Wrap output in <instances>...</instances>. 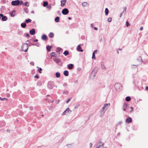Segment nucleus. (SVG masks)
Listing matches in <instances>:
<instances>
[{
	"instance_id": "nucleus-1",
	"label": "nucleus",
	"mask_w": 148,
	"mask_h": 148,
	"mask_svg": "<svg viewBox=\"0 0 148 148\" xmlns=\"http://www.w3.org/2000/svg\"><path fill=\"white\" fill-rule=\"evenodd\" d=\"M98 70V68L97 67H95L93 69L90 76V77L91 78L93 79L95 77V75L97 72Z\"/></svg>"
},
{
	"instance_id": "nucleus-2",
	"label": "nucleus",
	"mask_w": 148,
	"mask_h": 148,
	"mask_svg": "<svg viewBox=\"0 0 148 148\" xmlns=\"http://www.w3.org/2000/svg\"><path fill=\"white\" fill-rule=\"evenodd\" d=\"M28 48V45L27 43H25L23 44L22 46V50L24 52L27 51Z\"/></svg>"
},
{
	"instance_id": "nucleus-3",
	"label": "nucleus",
	"mask_w": 148,
	"mask_h": 148,
	"mask_svg": "<svg viewBox=\"0 0 148 148\" xmlns=\"http://www.w3.org/2000/svg\"><path fill=\"white\" fill-rule=\"evenodd\" d=\"M115 88L117 91L120 90L122 88V86L119 83H116L115 85Z\"/></svg>"
},
{
	"instance_id": "nucleus-4",
	"label": "nucleus",
	"mask_w": 148,
	"mask_h": 148,
	"mask_svg": "<svg viewBox=\"0 0 148 148\" xmlns=\"http://www.w3.org/2000/svg\"><path fill=\"white\" fill-rule=\"evenodd\" d=\"M71 110L69 108H67L62 114V115H67L71 113Z\"/></svg>"
},
{
	"instance_id": "nucleus-5",
	"label": "nucleus",
	"mask_w": 148,
	"mask_h": 148,
	"mask_svg": "<svg viewBox=\"0 0 148 148\" xmlns=\"http://www.w3.org/2000/svg\"><path fill=\"white\" fill-rule=\"evenodd\" d=\"M53 82H49L48 83L47 86L48 88L50 89H51L53 87Z\"/></svg>"
},
{
	"instance_id": "nucleus-6",
	"label": "nucleus",
	"mask_w": 148,
	"mask_h": 148,
	"mask_svg": "<svg viewBox=\"0 0 148 148\" xmlns=\"http://www.w3.org/2000/svg\"><path fill=\"white\" fill-rule=\"evenodd\" d=\"M106 110L103 107L100 111V114H99V116L101 117L103 115Z\"/></svg>"
},
{
	"instance_id": "nucleus-7",
	"label": "nucleus",
	"mask_w": 148,
	"mask_h": 148,
	"mask_svg": "<svg viewBox=\"0 0 148 148\" xmlns=\"http://www.w3.org/2000/svg\"><path fill=\"white\" fill-rule=\"evenodd\" d=\"M69 12V11L67 8H64L62 11V13L64 15H66Z\"/></svg>"
},
{
	"instance_id": "nucleus-8",
	"label": "nucleus",
	"mask_w": 148,
	"mask_h": 148,
	"mask_svg": "<svg viewBox=\"0 0 148 148\" xmlns=\"http://www.w3.org/2000/svg\"><path fill=\"white\" fill-rule=\"evenodd\" d=\"M19 0L13 1L12 2V4L13 5H17L19 4Z\"/></svg>"
},
{
	"instance_id": "nucleus-9",
	"label": "nucleus",
	"mask_w": 148,
	"mask_h": 148,
	"mask_svg": "<svg viewBox=\"0 0 148 148\" xmlns=\"http://www.w3.org/2000/svg\"><path fill=\"white\" fill-rule=\"evenodd\" d=\"M110 106V103H105L104 104L103 107L106 110H107L108 108Z\"/></svg>"
},
{
	"instance_id": "nucleus-10",
	"label": "nucleus",
	"mask_w": 148,
	"mask_h": 148,
	"mask_svg": "<svg viewBox=\"0 0 148 148\" xmlns=\"http://www.w3.org/2000/svg\"><path fill=\"white\" fill-rule=\"evenodd\" d=\"M53 60L57 64H58L60 62V60L59 58H53Z\"/></svg>"
},
{
	"instance_id": "nucleus-11",
	"label": "nucleus",
	"mask_w": 148,
	"mask_h": 148,
	"mask_svg": "<svg viewBox=\"0 0 148 148\" xmlns=\"http://www.w3.org/2000/svg\"><path fill=\"white\" fill-rule=\"evenodd\" d=\"M128 107L127 104L125 103L124 105L122 107V109L123 111H125L127 109Z\"/></svg>"
},
{
	"instance_id": "nucleus-12",
	"label": "nucleus",
	"mask_w": 148,
	"mask_h": 148,
	"mask_svg": "<svg viewBox=\"0 0 148 148\" xmlns=\"http://www.w3.org/2000/svg\"><path fill=\"white\" fill-rule=\"evenodd\" d=\"M81 45H79L77 47V51H79L82 52L83 50L82 49H81L82 48L80 47Z\"/></svg>"
},
{
	"instance_id": "nucleus-13",
	"label": "nucleus",
	"mask_w": 148,
	"mask_h": 148,
	"mask_svg": "<svg viewBox=\"0 0 148 148\" xmlns=\"http://www.w3.org/2000/svg\"><path fill=\"white\" fill-rule=\"evenodd\" d=\"M103 143H102L101 141L100 140L98 142L97 145V146H99V147H101L102 146H103Z\"/></svg>"
},
{
	"instance_id": "nucleus-14",
	"label": "nucleus",
	"mask_w": 148,
	"mask_h": 148,
	"mask_svg": "<svg viewBox=\"0 0 148 148\" xmlns=\"http://www.w3.org/2000/svg\"><path fill=\"white\" fill-rule=\"evenodd\" d=\"M29 33L32 35L34 34L35 33V30L34 29H33L30 31Z\"/></svg>"
},
{
	"instance_id": "nucleus-15",
	"label": "nucleus",
	"mask_w": 148,
	"mask_h": 148,
	"mask_svg": "<svg viewBox=\"0 0 148 148\" xmlns=\"http://www.w3.org/2000/svg\"><path fill=\"white\" fill-rule=\"evenodd\" d=\"M66 1V0H63L61 1V6L62 7L64 6Z\"/></svg>"
},
{
	"instance_id": "nucleus-16",
	"label": "nucleus",
	"mask_w": 148,
	"mask_h": 148,
	"mask_svg": "<svg viewBox=\"0 0 148 148\" xmlns=\"http://www.w3.org/2000/svg\"><path fill=\"white\" fill-rule=\"evenodd\" d=\"M15 11L14 10H13L10 13V15L11 16L13 17L15 16Z\"/></svg>"
},
{
	"instance_id": "nucleus-17",
	"label": "nucleus",
	"mask_w": 148,
	"mask_h": 148,
	"mask_svg": "<svg viewBox=\"0 0 148 148\" xmlns=\"http://www.w3.org/2000/svg\"><path fill=\"white\" fill-rule=\"evenodd\" d=\"M68 67L69 69H71L73 68V65L72 64H69L68 66Z\"/></svg>"
},
{
	"instance_id": "nucleus-18",
	"label": "nucleus",
	"mask_w": 148,
	"mask_h": 148,
	"mask_svg": "<svg viewBox=\"0 0 148 148\" xmlns=\"http://www.w3.org/2000/svg\"><path fill=\"white\" fill-rule=\"evenodd\" d=\"M42 39L43 40H46L47 39V36L45 34L43 35L42 36Z\"/></svg>"
},
{
	"instance_id": "nucleus-19",
	"label": "nucleus",
	"mask_w": 148,
	"mask_h": 148,
	"mask_svg": "<svg viewBox=\"0 0 148 148\" xmlns=\"http://www.w3.org/2000/svg\"><path fill=\"white\" fill-rule=\"evenodd\" d=\"M64 74L66 76H68L69 75V72L67 71H65L64 72Z\"/></svg>"
},
{
	"instance_id": "nucleus-20",
	"label": "nucleus",
	"mask_w": 148,
	"mask_h": 148,
	"mask_svg": "<svg viewBox=\"0 0 148 148\" xmlns=\"http://www.w3.org/2000/svg\"><path fill=\"white\" fill-rule=\"evenodd\" d=\"M138 61L140 62L141 63L142 61V58L141 57L139 56L137 59Z\"/></svg>"
},
{
	"instance_id": "nucleus-21",
	"label": "nucleus",
	"mask_w": 148,
	"mask_h": 148,
	"mask_svg": "<svg viewBox=\"0 0 148 148\" xmlns=\"http://www.w3.org/2000/svg\"><path fill=\"white\" fill-rule=\"evenodd\" d=\"M26 24L25 23H22L21 24V27L23 28H25L26 27Z\"/></svg>"
},
{
	"instance_id": "nucleus-22",
	"label": "nucleus",
	"mask_w": 148,
	"mask_h": 148,
	"mask_svg": "<svg viewBox=\"0 0 148 148\" xmlns=\"http://www.w3.org/2000/svg\"><path fill=\"white\" fill-rule=\"evenodd\" d=\"M52 47V46H47L46 47V48H47V51H51V48Z\"/></svg>"
},
{
	"instance_id": "nucleus-23",
	"label": "nucleus",
	"mask_w": 148,
	"mask_h": 148,
	"mask_svg": "<svg viewBox=\"0 0 148 148\" xmlns=\"http://www.w3.org/2000/svg\"><path fill=\"white\" fill-rule=\"evenodd\" d=\"M60 20V18L59 17H57L55 18V21L56 22H58Z\"/></svg>"
},
{
	"instance_id": "nucleus-24",
	"label": "nucleus",
	"mask_w": 148,
	"mask_h": 148,
	"mask_svg": "<svg viewBox=\"0 0 148 148\" xmlns=\"http://www.w3.org/2000/svg\"><path fill=\"white\" fill-rule=\"evenodd\" d=\"M8 18L6 16H3L2 18V20L3 21H6L7 20Z\"/></svg>"
},
{
	"instance_id": "nucleus-25",
	"label": "nucleus",
	"mask_w": 148,
	"mask_h": 148,
	"mask_svg": "<svg viewBox=\"0 0 148 148\" xmlns=\"http://www.w3.org/2000/svg\"><path fill=\"white\" fill-rule=\"evenodd\" d=\"M131 98L130 97H127L125 98V100L127 101H129L131 100Z\"/></svg>"
},
{
	"instance_id": "nucleus-26",
	"label": "nucleus",
	"mask_w": 148,
	"mask_h": 148,
	"mask_svg": "<svg viewBox=\"0 0 148 148\" xmlns=\"http://www.w3.org/2000/svg\"><path fill=\"white\" fill-rule=\"evenodd\" d=\"M56 77L58 78L60 77V74L59 72H57L56 73Z\"/></svg>"
},
{
	"instance_id": "nucleus-27",
	"label": "nucleus",
	"mask_w": 148,
	"mask_h": 148,
	"mask_svg": "<svg viewBox=\"0 0 148 148\" xmlns=\"http://www.w3.org/2000/svg\"><path fill=\"white\" fill-rule=\"evenodd\" d=\"M49 37L51 38L53 37L54 36V34L52 32H50L49 35Z\"/></svg>"
},
{
	"instance_id": "nucleus-28",
	"label": "nucleus",
	"mask_w": 148,
	"mask_h": 148,
	"mask_svg": "<svg viewBox=\"0 0 148 148\" xmlns=\"http://www.w3.org/2000/svg\"><path fill=\"white\" fill-rule=\"evenodd\" d=\"M105 15H107L108 14V10L107 8H106L105 10Z\"/></svg>"
},
{
	"instance_id": "nucleus-29",
	"label": "nucleus",
	"mask_w": 148,
	"mask_h": 148,
	"mask_svg": "<svg viewBox=\"0 0 148 148\" xmlns=\"http://www.w3.org/2000/svg\"><path fill=\"white\" fill-rule=\"evenodd\" d=\"M32 22V20L30 19H26L25 20V22L26 23H28L29 22L31 23Z\"/></svg>"
},
{
	"instance_id": "nucleus-30",
	"label": "nucleus",
	"mask_w": 148,
	"mask_h": 148,
	"mask_svg": "<svg viewBox=\"0 0 148 148\" xmlns=\"http://www.w3.org/2000/svg\"><path fill=\"white\" fill-rule=\"evenodd\" d=\"M48 5V2L47 1H44L43 2V6L44 7H45L47 6Z\"/></svg>"
},
{
	"instance_id": "nucleus-31",
	"label": "nucleus",
	"mask_w": 148,
	"mask_h": 148,
	"mask_svg": "<svg viewBox=\"0 0 148 148\" xmlns=\"http://www.w3.org/2000/svg\"><path fill=\"white\" fill-rule=\"evenodd\" d=\"M63 54H64L65 56H66L69 54V52L68 51H65L64 52Z\"/></svg>"
},
{
	"instance_id": "nucleus-32",
	"label": "nucleus",
	"mask_w": 148,
	"mask_h": 148,
	"mask_svg": "<svg viewBox=\"0 0 148 148\" xmlns=\"http://www.w3.org/2000/svg\"><path fill=\"white\" fill-rule=\"evenodd\" d=\"M138 66V65H132L131 66V67L132 68L134 69V68H136Z\"/></svg>"
},
{
	"instance_id": "nucleus-33",
	"label": "nucleus",
	"mask_w": 148,
	"mask_h": 148,
	"mask_svg": "<svg viewBox=\"0 0 148 148\" xmlns=\"http://www.w3.org/2000/svg\"><path fill=\"white\" fill-rule=\"evenodd\" d=\"M68 93V92L66 90H64L63 92V94H67Z\"/></svg>"
},
{
	"instance_id": "nucleus-34",
	"label": "nucleus",
	"mask_w": 148,
	"mask_h": 148,
	"mask_svg": "<svg viewBox=\"0 0 148 148\" xmlns=\"http://www.w3.org/2000/svg\"><path fill=\"white\" fill-rule=\"evenodd\" d=\"M112 21V18L110 17L108 19V21L109 22H111Z\"/></svg>"
},
{
	"instance_id": "nucleus-35",
	"label": "nucleus",
	"mask_w": 148,
	"mask_h": 148,
	"mask_svg": "<svg viewBox=\"0 0 148 148\" xmlns=\"http://www.w3.org/2000/svg\"><path fill=\"white\" fill-rule=\"evenodd\" d=\"M25 5L26 6H28L29 5V3L27 2H26L25 3Z\"/></svg>"
},
{
	"instance_id": "nucleus-36",
	"label": "nucleus",
	"mask_w": 148,
	"mask_h": 148,
	"mask_svg": "<svg viewBox=\"0 0 148 148\" xmlns=\"http://www.w3.org/2000/svg\"><path fill=\"white\" fill-rule=\"evenodd\" d=\"M50 55H51V57H53L54 56V55H55V53L54 52H52L51 53Z\"/></svg>"
},
{
	"instance_id": "nucleus-37",
	"label": "nucleus",
	"mask_w": 148,
	"mask_h": 148,
	"mask_svg": "<svg viewBox=\"0 0 148 148\" xmlns=\"http://www.w3.org/2000/svg\"><path fill=\"white\" fill-rule=\"evenodd\" d=\"M87 3L86 2H83L82 3V5L84 6H86V5L87 4Z\"/></svg>"
},
{
	"instance_id": "nucleus-38",
	"label": "nucleus",
	"mask_w": 148,
	"mask_h": 148,
	"mask_svg": "<svg viewBox=\"0 0 148 148\" xmlns=\"http://www.w3.org/2000/svg\"><path fill=\"white\" fill-rule=\"evenodd\" d=\"M61 50V49L60 47H58L57 49V51H60Z\"/></svg>"
},
{
	"instance_id": "nucleus-39",
	"label": "nucleus",
	"mask_w": 148,
	"mask_h": 148,
	"mask_svg": "<svg viewBox=\"0 0 148 148\" xmlns=\"http://www.w3.org/2000/svg\"><path fill=\"white\" fill-rule=\"evenodd\" d=\"M125 120H132V119L130 117H129Z\"/></svg>"
},
{
	"instance_id": "nucleus-40",
	"label": "nucleus",
	"mask_w": 148,
	"mask_h": 148,
	"mask_svg": "<svg viewBox=\"0 0 148 148\" xmlns=\"http://www.w3.org/2000/svg\"><path fill=\"white\" fill-rule=\"evenodd\" d=\"M80 106L79 104H78L77 105H76L75 107L74 108L75 109H76L77 108Z\"/></svg>"
},
{
	"instance_id": "nucleus-41",
	"label": "nucleus",
	"mask_w": 148,
	"mask_h": 148,
	"mask_svg": "<svg viewBox=\"0 0 148 148\" xmlns=\"http://www.w3.org/2000/svg\"><path fill=\"white\" fill-rule=\"evenodd\" d=\"M126 26L127 27L130 25V24L129 23V22L128 21H126Z\"/></svg>"
},
{
	"instance_id": "nucleus-42",
	"label": "nucleus",
	"mask_w": 148,
	"mask_h": 148,
	"mask_svg": "<svg viewBox=\"0 0 148 148\" xmlns=\"http://www.w3.org/2000/svg\"><path fill=\"white\" fill-rule=\"evenodd\" d=\"M101 68L103 69H106V67L104 65H102V66H101Z\"/></svg>"
},
{
	"instance_id": "nucleus-43",
	"label": "nucleus",
	"mask_w": 148,
	"mask_h": 148,
	"mask_svg": "<svg viewBox=\"0 0 148 148\" xmlns=\"http://www.w3.org/2000/svg\"><path fill=\"white\" fill-rule=\"evenodd\" d=\"M5 100H8V99L7 98H1V101H4Z\"/></svg>"
},
{
	"instance_id": "nucleus-44",
	"label": "nucleus",
	"mask_w": 148,
	"mask_h": 148,
	"mask_svg": "<svg viewBox=\"0 0 148 148\" xmlns=\"http://www.w3.org/2000/svg\"><path fill=\"white\" fill-rule=\"evenodd\" d=\"M42 70V69L41 68H40L38 69V71L40 73H41V71Z\"/></svg>"
},
{
	"instance_id": "nucleus-45",
	"label": "nucleus",
	"mask_w": 148,
	"mask_h": 148,
	"mask_svg": "<svg viewBox=\"0 0 148 148\" xmlns=\"http://www.w3.org/2000/svg\"><path fill=\"white\" fill-rule=\"evenodd\" d=\"M95 58V54L94 53H92V59H93Z\"/></svg>"
},
{
	"instance_id": "nucleus-46",
	"label": "nucleus",
	"mask_w": 148,
	"mask_h": 148,
	"mask_svg": "<svg viewBox=\"0 0 148 148\" xmlns=\"http://www.w3.org/2000/svg\"><path fill=\"white\" fill-rule=\"evenodd\" d=\"M19 4H20V5L23 4V1L21 0L20 1H19Z\"/></svg>"
},
{
	"instance_id": "nucleus-47",
	"label": "nucleus",
	"mask_w": 148,
	"mask_h": 148,
	"mask_svg": "<svg viewBox=\"0 0 148 148\" xmlns=\"http://www.w3.org/2000/svg\"><path fill=\"white\" fill-rule=\"evenodd\" d=\"M132 121H126V123H130Z\"/></svg>"
},
{
	"instance_id": "nucleus-48",
	"label": "nucleus",
	"mask_w": 148,
	"mask_h": 148,
	"mask_svg": "<svg viewBox=\"0 0 148 148\" xmlns=\"http://www.w3.org/2000/svg\"><path fill=\"white\" fill-rule=\"evenodd\" d=\"M71 99H69L68 100L66 101V103H68L70 101Z\"/></svg>"
},
{
	"instance_id": "nucleus-49",
	"label": "nucleus",
	"mask_w": 148,
	"mask_h": 148,
	"mask_svg": "<svg viewBox=\"0 0 148 148\" xmlns=\"http://www.w3.org/2000/svg\"><path fill=\"white\" fill-rule=\"evenodd\" d=\"M34 77L35 78H39V77L37 75H36L35 76H34Z\"/></svg>"
},
{
	"instance_id": "nucleus-50",
	"label": "nucleus",
	"mask_w": 148,
	"mask_h": 148,
	"mask_svg": "<svg viewBox=\"0 0 148 148\" xmlns=\"http://www.w3.org/2000/svg\"><path fill=\"white\" fill-rule=\"evenodd\" d=\"M126 7H125L124 8V10H123V13L124 12H125L126 11Z\"/></svg>"
},
{
	"instance_id": "nucleus-51",
	"label": "nucleus",
	"mask_w": 148,
	"mask_h": 148,
	"mask_svg": "<svg viewBox=\"0 0 148 148\" xmlns=\"http://www.w3.org/2000/svg\"><path fill=\"white\" fill-rule=\"evenodd\" d=\"M90 148H91L92 147V144L91 143H90Z\"/></svg>"
},
{
	"instance_id": "nucleus-52",
	"label": "nucleus",
	"mask_w": 148,
	"mask_h": 148,
	"mask_svg": "<svg viewBox=\"0 0 148 148\" xmlns=\"http://www.w3.org/2000/svg\"><path fill=\"white\" fill-rule=\"evenodd\" d=\"M97 50H95L92 53H94V54H95V53L97 52Z\"/></svg>"
},
{
	"instance_id": "nucleus-53",
	"label": "nucleus",
	"mask_w": 148,
	"mask_h": 148,
	"mask_svg": "<svg viewBox=\"0 0 148 148\" xmlns=\"http://www.w3.org/2000/svg\"><path fill=\"white\" fill-rule=\"evenodd\" d=\"M30 64L32 65H34V63L33 62H30Z\"/></svg>"
},
{
	"instance_id": "nucleus-54",
	"label": "nucleus",
	"mask_w": 148,
	"mask_h": 148,
	"mask_svg": "<svg viewBox=\"0 0 148 148\" xmlns=\"http://www.w3.org/2000/svg\"><path fill=\"white\" fill-rule=\"evenodd\" d=\"M47 7L48 8H49V9H51V6H50V5H48V6Z\"/></svg>"
},
{
	"instance_id": "nucleus-55",
	"label": "nucleus",
	"mask_w": 148,
	"mask_h": 148,
	"mask_svg": "<svg viewBox=\"0 0 148 148\" xmlns=\"http://www.w3.org/2000/svg\"><path fill=\"white\" fill-rule=\"evenodd\" d=\"M6 131L8 132V133L10 132V130L8 129Z\"/></svg>"
},
{
	"instance_id": "nucleus-56",
	"label": "nucleus",
	"mask_w": 148,
	"mask_h": 148,
	"mask_svg": "<svg viewBox=\"0 0 148 148\" xmlns=\"http://www.w3.org/2000/svg\"><path fill=\"white\" fill-rule=\"evenodd\" d=\"M39 43H38L35 45H36L37 46V47L39 46Z\"/></svg>"
},
{
	"instance_id": "nucleus-57",
	"label": "nucleus",
	"mask_w": 148,
	"mask_h": 148,
	"mask_svg": "<svg viewBox=\"0 0 148 148\" xmlns=\"http://www.w3.org/2000/svg\"><path fill=\"white\" fill-rule=\"evenodd\" d=\"M29 36V34L28 33H27L26 34V37H28Z\"/></svg>"
},
{
	"instance_id": "nucleus-58",
	"label": "nucleus",
	"mask_w": 148,
	"mask_h": 148,
	"mask_svg": "<svg viewBox=\"0 0 148 148\" xmlns=\"http://www.w3.org/2000/svg\"><path fill=\"white\" fill-rule=\"evenodd\" d=\"M130 108L132 109V110L131 111H130V112H131V111H132V110H133V108L132 107H131Z\"/></svg>"
},
{
	"instance_id": "nucleus-59",
	"label": "nucleus",
	"mask_w": 148,
	"mask_h": 148,
	"mask_svg": "<svg viewBox=\"0 0 148 148\" xmlns=\"http://www.w3.org/2000/svg\"><path fill=\"white\" fill-rule=\"evenodd\" d=\"M143 27H140V30H142L143 29Z\"/></svg>"
},
{
	"instance_id": "nucleus-60",
	"label": "nucleus",
	"mask_w": 148,
	"mask_h": 148,
	"mask_svg": "<svg viewBox=\"0 0 148 148\" xmlns=\"http://www.w3.org/2000/svg\"><path fill=\"white\" fill-rule=\"evenodd\" d=\"M94 29L95 30H97V29H98L97 28V27H94Z\"/></svg>"
},
{
	"instance_id": "nucleus-61",
	"label": "nucleus",
	"mask_w": 148,
	"mask_h": 148,
	"mask_svg": "<svg viewBox=\"0 0 148 148\" xmlns=\"http://www.w3.org/2000/svg\"><path fill=\"white\" fill-rule=\"evenodd\" d=\"M90 26L92 27V28L93 27V24H91L90 25Z\"/></svg>"
},
{
	"instance_id": "nucleus-62",
	"label": "nucleus",
	"mask_w": 148,
	"mask_h": 148,
	"mask_svg": "<svg viewBox=\"0 0 148 148\" xmlns=\"http://www.w3.org/2000/svg\"><path fill=\"white\" fill-rule=\"evenodd\" d=\"M38 40L37 39L35 40H34V42H38Z\"/></svg>"
},
{
	"instance_id": "nucleus-63",
	"label": "nucleus",
	"mask_w": 148,
	"mask_h": 148,
	"mask_svg": "<svg viewBox=\"0 0 148 148\" xmlns=\"http://www.w3.org/2000/svg\"><path fill=\"white\" fill-rule=\"evenodd\" d=\"M123 12H121V15H120V17H121V16L123 14Z\"/></svg>"
},
{
	"instance_id": "nucleus-64",
	"label": "nucleus",
	"mask_w": 148,
	"mask_h": 148,
	"mask_svg": "<svg viewBox=\"0 0 148 148\" xmlns=\"http://www.w3.org/2000/svg\"><path fill=\"white\" fill-rule=\"evenodd\" d=\"M0 16L1 17H2L3 16V15L2 14H0Z\"/></svg>"
}]
</instances>
